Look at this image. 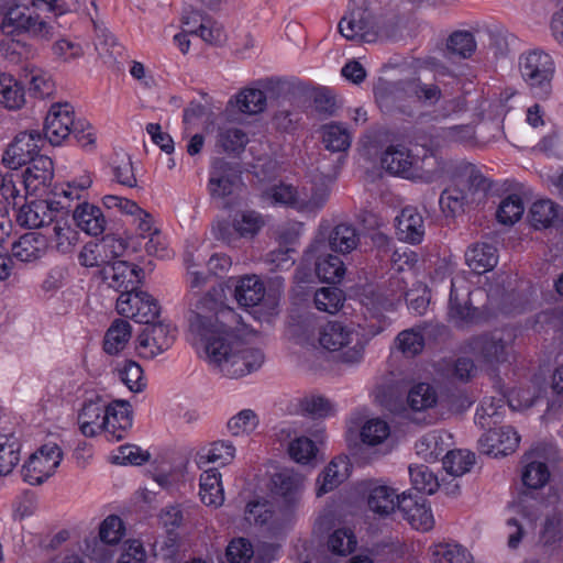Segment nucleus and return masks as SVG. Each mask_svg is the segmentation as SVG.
Wrapping results in <instances>:
<instances>
[{
    "mask_svg": "<svg viewBox=\"0 0 563 563\" xmlns=\"http://www.w3.org/2000/svg\"><path fill=\"white\" fill-rule=\"evenodd\" d=\"M188 322L191 345L213 372L239 378L264 364L262 350L243 340L246 330L241 316L211 295L198 300Z\"/></svg>",
    "mask_w": 563,
    "mask_h": 563,
    "instance_id": "1",
    "label": "nucleus"
},
{
    "mask_svg": "<svg viewBox=\"0 0 563 563\" xmlns=\"http://www.w3.org/2000/svg\"><path fill=\"white\" fill-rule=\"evenodd\" d=\"M470 295L471 291L464 278L452 279L448 316L456 327L463 328L487 321L498 314H510L523 310L517 294L507 290L504 286L496 285L488 288L487 303L483 311L470 306Z\"/></svg>",
    "mask_w": 563,
    "mask_h": 563,
    "instance_id": "2",
    "label": "nucleus"
},
{
    "mask_svg": "<svg viewBox=\"0 0 563 563\" xmlns=\"http://www.w3.org/2000/svg\"><path fill=\"white\" fill-rule=\"evenodd\" d=\"M319 345L329 352H336L341 363L358 364L367 343L364 335L353 325L330 321L319 330Z\"/></svg>",
    "mask_w": 563,
    "mask_h": 563,
    "instance_id": "3",
    "label": "nucleus"
},
{
    "mask_svg": "<svg viewBox=\"0 0 563 563\" xmlns=\"http://www.w3.org/2000/svg\"><path fill=\"white\" fill-rule=\"evenodd\" d=\"M514 342L515 334L511 330L496 329L473 336L466 343L465 349L479 364L496 367L509 361Z\"/></svg>",
    "mask_w": 563,
    "mask_h": 563,
    "instance_id": "4",
    "label": "nucleus"
},
{
    "mask_svg": "<svg viewBox=\"0 0 563 563\" xmlns=\"http://www.w3.org/2000/svg\"><path fill=\"white\" fill-rule=\"evenodd\" d=\"M520 71L523 80L539 98H547L552 90L555 65L550 54L533 49L520 57Z\"/></svg>",
    "mask_w": 563,
    "mask_h": 563,
    "instance_id": "5",
    "label": "nucleus"
},
{
    "mask_svg": "<svg viewBox=\"0 0 563 563\" xmlns=\"http://www.w3.org/2000/svg\"><path fill=\"white\" fill-rule=\"evenodd\" d=\"M313 250H330L340 254L354 251L360 242L356 229L347 223L333 225L329 220L322 219L312 239Z\"/></svg>",
    "mask_w": 563,
    "mask_h": 563,
    "instance_id": "6",
    "label": "nucleus"
},
{
    "mask_svg": "<svg viewBox=\"0 0 563 563\" xmlns=\"http://www.w3.org/2000/svg\"><path fill=\"white\" fill-rule=\"evenodd\" d=\"M62 460L63 452L56 443L43 444L22 466L23 481L30 485H41L56 472Z\"/></svg>",
    "mask_w": 563,
    "mask_h": 563,
    "instance_id": "7",
    "label": "nucleus"
},
{
    "mask_svg": "<svg viewBox=\"0 0 563 563\" xmlns=\"http://www.w3.org/2000/svg\"><path fill=\"white\" fill-rule=\"evenodd\" d=\"M354 490L366 500L369 510L379 516H387L396 507L399 508V501H401L402 497L396 488L388 485L385 481L377 478L357 482Z\"/></svg>",
    "mask_w": 563,
    "mask_h": 563,
    "instance_id": "8",
    "label": "nucleus"
},
{
    "mask_svg": "<svg viewBox=\"0 0 563 563\" xmlns=\"http://www.w3.org/2000/svg\"><path fill=\"white\" fill-rule=\"evenodd\" d=\"M426 159L418 156L405 146H389L384 152L380 163L388 173L411 180L431 181L432 175L422 169Z\"/></svg>",
    "mask_w": 563,
    "mask_h": 563,
    "instance_id": "9",
    "label": "nucleus"
},
{
    "mask_svg": "<svg viewBox=\"0 0 563 563\" xmlns=\"http://www.w3.org/2000/svg\"><path fill=\"white\" fill-rule=\"evenodd\" d=\"M44 139L38 130H29L19 132L13 140L5 146L1 164L12 170H16L38 155L41 144Z\"/></svg>",
    "mask_w": 563,
    "mask_h": 563,
    "instance_id": "10",
    "label": "nucleus"
},
{
    "mask_svg": "<svg viewBox=\"0 0 563 563\" xmlns=\"http://www.w3.org/2000/svg\"><path fill=\"white\" fill-rule=\"evenodd\" d=\"M115 307L120 316L145 324L154 322L161 311L158 301L143 290L122 291Z\"/></svg>",
    "mask_w": 563,
    "mask_h": 563,
    "instance_id": "11",
    "label": "nucleus"
},
{
    "mask_svg": "<svg viewBox=\"0 0 563 563\" xmlns=\"http://www.w3.org/2000/svg\"><path fill=\"white\" fill-rule=\"evenodd\" d=\"M405 96L413 97L427 104L440 99L441 90L435 85H426L418 79L397 82H384L376 87L375 97L378 101L401 100Z\"/></svg>",
    "mask_w": 563,
    "mask_h": 563,
    "instance_id": "12",
    "label": "nucleus"
},
{
    "mask_svg": "<svg viewBox=\"0 0 563 563\" xmlns=\"http://www.w3.org/2000/svg\"><path fill=\"white\" fill-rule=\"evenodd\" d=\"M339 31L346 40L375 42L377 27L372 13L363 5H350L339 23Z\"/></svg>",
    "mask_w": 563,
    "mask_h": 563,
    "instance_id": "13",
    "label": "nucleus"
},
{
    "mask_svg": "<svg viewBox=\"0 0 563 563\" xmlns=\"http://www.w3.org/2000/svg\"><path fill=\"white\" fill-rule=\"evenodd\" d=\"M263 217L253 210L236 213L231 223H219L216 228L217 238L229 245L238 239H253L264 227Z\"/></svg>",
    "mask_w": 563,
    "mask_h": 563,
    "instance_id": "14",
    "label": "nucleus"
},
{
    "mask_svg": "<svg viewBox=\"0 0 563 563\" xmlns=\"http://www.w3.org/2000/svg\"><path fill=\"white\" fill-rule=\"evenodd\" d=\"M285 432L289 438L287 444L289 457L300 465H316L320 452L319 445L322 444L325 439L324 428L318 426L309 431L310 437L306 434H294V437H291L290 430H283V433Z\"/></svg>",
    "mask_w": 563,
    "mask_h": 563,
    "instance_id": "15",
    "label": "nucleus"
},
{
    "mask_svg": "<svg viewBox=\"0 0 563 563\" xmlns=\"http://www.w3.org/2000/svg\"><path fill=\"white\" fill-rule=\"evenodd\" d=\"M75 111L71 104L54 103L44 122V137L54 146L62 145L74 130Z\"/></svg>",
    "mask_w": 563,
    "mask_h": 563,
    "instance_id": "16",
    "label": "nucleus"
},
{
    "mask_svg": "<svg viewBox=\"0 0 563 563\" xmlns=\"http://www.w3.org/2000/svg\"><path fill=\"white\" fill-rule=\"evenodd\" d=\"M175 335L169 325L164 323H150L137 336L136 350L143 357L153 358L168 350Z\"/></svg>",
    "mask_w": 563,
    "mask_h": 563,
    "instance_id": "17",
    "label": "nucleus"
},
{
    "mask_svg": "<svg viewBox=\"0 0 563 563\" xmlns=\"http://www.w3.org/2000/svg\"><path fill=\"white\" fill-rule=\"evenodd\" d=\"M536 518V512L527 505H523L522 501L514 504L508 508L506 529L509 549H517L520 541L534 529Z\"/></svg>",
    "mask_w": 563,
    "mask_h": 563,
    "instance_id": "18",
    "label": "nucleus"
},
{
    "mask_svg": "<svg viewBox=\"0 0 563 563\" xmlns=\"http://www.w3.org/2000/svg\"><path fill=\"white\" fill-rule=\"evenodd\" d=\"M104 434L109 441H121L132 427L131 406L125 400L106 401Z\"/></svg>",
    "mask_w": 563,
    "mask_h": 563,
    "instance_id": "19",
    "label": "nucleus"
},
{
    "mask_svg": "<svg viewBox=\"0 0 563 563\" xmlns=\"http://www.w3.org/2000/svg\"><path fill=\"white\" fill-rule=\"evenodd\" d=\"M520 443V435L510 426L498 429H488L479 439L483 453L494 457L506 456L514 453Z\"/></svg>",
    "mask_w": 563,
    "mask_h": 563,
    "instance_id": "20",
    "label": "nucleus"
},
{
    "mask_svg": "<svg viewBox=\"0 0 563 563\" xmlns=\"http://www.w3.org/2000/svg\"><path fill=\"white\" fill-rule=\"evenodd\" d=\"M305 258L309 263H313L317 276L325 283H340L345 275V266L343 261L330 250L314 251L313 242L310 243L305 252Z\"/></svg>",
    "mask_w": 563,
    "mask_h": 563,
    "instance_id": "21",
    "label": "nucleus"
},
{
    "mask_svg": "<svg viewBox=\"0 0 563 563\" xmlns=\"http://www.w3.org/2000/svg\"><path fill=\"white\" fill-rule=\"evenodd\" d=\"M553 452V448L540 449L533 448L527 454V464L522 470V483L527 488L540 489L550 481V471L547 464L549 455Z\"/></svg>",
    "mask_w": 563,
    "mask_h": 563,
    "instance_id": "22",
    "label": "nucleus"
},
{
    "mask_svg": "<svg viewBox=\"0 0 563 563\" xmlns=\"http://www.w3.org/2000/svg\"><path fill=\"white\" fill-rule=\"evenodd\" d=\"M48 249V240L36 232L24 233L11 244V258L20 263L32 264L40 261Z\"/></svg>",
    "mask_w": 563,
    "mask_h": 563,
    "instance_id": "23",
    "label": "nucleus"
},
{
    "mask_svg": "<svg viewBox=\"0 0 563 563\" xmlns=\"http://www.w3.org/2000/svg\"><path fill=\"white\" fill-rule=\"evenodd\" d=\"M54 175L53 161L45 155L37 156L29 163L23 173V184L26 194L40 195L49 186Z\"/></svg>",
    "mask_w": 563,
    "mask_h": 563,
    "instance_id": "24",
    "label": "nucleus"
},
{
    "mask_svg": "<svg viewBox=\"0 0 563 563\" xmlns=\"http://www.w3.org/2000/svg\"><path fill=\"white\" fill-rule=\"evenodd\" d=\"M56 213L57 210L46 200H33L18 209L15 220L21 227L38 229L49 225Z\"/></svg>",
    "mask_w": 563,
    "mask_h": 563,
    "instance_id": "25",
    "label": "nucleus"
},
{
    "mask_svg": "<svg viewBox=\"0 0 563 563\" xmlns=\"http://www.w3.org/2000/svg\"><path fill=\"white\" fill-rule=\"evenodd\" d=\"M245 520L250 526L268 533H277L285 527V522L276 515L273 506L265 500L249 503Z\"/></svg>",
    "mask_w": 563,
    "mask_h": 563,
    "instance_id": "26",
    "label": "nucleus"
},
{
    "mask_svg": "<svg viewBox=\"0 0 563 563\" xmlns=\"http://www.w3.org/2000/svg\"><path fill=\"white\" fill-rule=\"evenodd\" d=\"M228 286L233 287V296L242 307H254L265 296L264 284L256 275L231 277L228 280Z\"/></svg>",
    "mask_w": 563,
    "mask_h": 563,
    "instance_id": "27",
    "label": "nucleus"
},
{
    "mask_svg": "<svg viewBox=\"0 0 563 563\" xmlns=\"http://www.w3.org/2000/svg\"><path fill=\"white\" fill-rule=\"evenodd\" d=\"M142 271L125 261H117L103 268L104 279L110 287L121 290H136L135 286L141 282Z\"/></svg>",
    "mask_w": 563,
    "mask_h": 563,
    "instance_id": "28",
    "label": "nucleus"
},
{
    "mask_svg": "<svg viewBox=\"0 0 563 563\" xmlns=\"http://www.w3.org/2000/svg\"><path fill=\"white\" fill-rule=\"evenodd\" d=\"M106 400L101 397L88 399L78 413V426L85 437H95L104 432Z\"/></svg>",
    "mask_w": 563,
    "mask_h": 563,
    "instance_id": "29",
    "label": "nucleus"
},
{
    "mask_svg": "<svg viewBox=\"0 0 563 563\" xmlns=\"http://www.w3.org/2000/svg\"><path fill=\"white\" fill-rule=\"evenodd\" d=\"M330 192V186L324 181L298 188L296 210L303 214H317L328 202Z\"/></svg>",
    "mask_w": 563,
    "mask_h": 563,
    "instance_id": "30",
    "label": "nucleus"
},
{
    "mask_svg": "<svg viewBox=\"0 0 563 563\" xmlns=\"http://www.w3.org/2000/svg\"><path fill=\"white\" fill-rule=\"evenodd\" d=\"M452 445V435L443 430H432L416 442L415 449L419 457L426 462H435Z\"/></svg>",
    "mask_w": 563,
    "mask_h": 563,
    "instance_id": "31",
    "label": "nucleus"
},
{
    "mask_svg": "<svg viewBox=\"0 0 563 563\" xmlns=\"http://www.w3.org/2000/svg\"><path fill=\"white\" fill-rule=\"evenodd\" d=\"M269 488L274 496L280 497L285 503L295 504L301 495L303 478L292 471L285 470L272 476Z\"/></svg>",
    "mask_w": 563,
    "mask_h": 563,
    "instance_id": "32",
    "label": "nucleus"
},
{
    "mask_svg": "<svg viewBox=\"0 0 563 563\" xmlns=\"http://www.w3.org/2000/svg\"><path fill=\"white\" fill-rule=\"evenodd\" d=\"M20 76L30 95L35 98L49 97L55 90V84L49 71L34 64L24 65Z\"/></svg>",
    "mask_w": 563,
    "mask_h": 563,
    "instance_id": "33",
    "label": "nucleus"
},
{
    "mask_svg": "<svg viewBox=\"0 0 563 563\" xmlns=\"http://www.w3.org/2000/svg\"><path fill=\"white\" fill-rule=\"evenodd\" d=\"M397 234L400 240L417 244L424 236V222L422 216L413 207H406L396 218Z\"/></svg>",
    "mask_w": 563,
    "mask_h": 563,
    "instance_id": "34",
    "label": "nucleus"
},
{
    "mask_svg": "<svg viewBox=\"0 0 563 563\" xmlns=\"http://www.w3.org/2000/svg\"><path fill=\"white\" fill-rule=\"evenodd\" d=\"M399 509L412 528L421 531H429L433 528V515L424 499L413 500L402 496L401 501H399Z\"/></svg>",
    "mask_w": 563,
    "mask_h": 563,
    "instance_id": "35",
    "label": "nucleus"
},
{
    "mask_svg": "<svg viewBox=\"0 0 563 563\" xmlns=\"http://www.w3.org/2000/svg\"><path fill=\"white\" fill-rule=\"evenodd\" d=\"M235 452V446L230 441H214L197 452L195 462L199 468L208 464L225 466L234 460Z\"/></svg>",
    "mask_w": 563,
    "mask_h": 563,
    "instance_id": "36",
    "label": "nucleus"
},
{
    "mask_svg": "<svg viewBox=\"0 0 563 563\" xmlns=\"http://www.w3.org/2000/svg\"><path fill=\"white\" fill-rule=\"evenodd\" d=\"M350 475V463L347 457L338 456L333 459L323 472L319 475L317 481V495L321 496L333 490Z\"/></svg>",
    "mask_w": 563,
    "mask_h": 563,
    "instance_id": "37",
    "label": "nucleus"
},
{
    "mask_svg": "<svg viewBox=\"0 0 563 563\" xmlns=\"http://www.w3.org/2000/svg\"><path fill=\"white\" fill-rule=\"evenodd\" d=\"M74 220L84 232L95 236L103 233L107 223L101 209L86 201L75 209Z\"/></svg>",
    "mask_w": 563,
    "mask_h": 563,
    "instance_id": "38",
    "label": "nucleus"
},
{
    "mask_svg": "<svg viewBox=\"0 0 563 563\" xmlns=\"http://www.w3.org/2000/svg\"><path fill=\"white\" fill-rule=\"evenodd\" d=\"M199 486V496L206 506L218 508L223 504L224 490L221 474L217 468L205 471L200 475Z\"/></svg>",
    "mask_w": 563,
    "mask_h": 563,
    "instance_id": "39",
    "label": "nucleus"
},
{
    "mask_svg": "<svg viewBox=\"0 0 563 563\" xmlns=\"http://www.w3.org/2000/svg\"><path fill=\"white\" fill-rule=\"evenodd\" d=\"M531 223L537 229L563 223V209L549 199L538 200L530 208Z\"/></svg>",
    "mask_w": 563,
    "mask_h": 563,
    "instance_id": "40",
    "label": "nucleus"
},
{
    "mask_svg": "<svg viewBox=\"0 0 563 563\" xmlns=\"http://www.w3.org/2000/svg\"><path fill=\"white\" fill-rule=\"evenodd\" d=\"M235 173L224 161H217L211 167L209 190L212 196L225 197L233 191Z\"/></svg>",
    "mask_w": 563,
    "mask_h": 563,
    "instance_id": "41",
    "label": "nucleus"
},
{
    "mask_svg": "<svg viewBox=\"0 0 563 563\" xmlns=\"http://www.w3.org/2000/svg\"><path fill=\"white\" fill-rule=\"evenodd\" d=\"M391 431L388 422L380 418L366 420L360 429V439L367 448H383L389 441Z\"/></svg>",
    "mask_w": 563,
    "mask_h": 563,
    "instance_id": "42",
    "label": "nucleus"
},
{
    "mask_svg": "<svg viewBox=\"0 0 563 563\" xmlns=\"http://www.w3.org/2000/svg\"><path fill=\"white\" fill-rule=\"evenodd\" d=\"M465 261L473 272L483 274L496 266L498 262L497 251L489 244H475L467 249Z\"/></svg>",
    "mask_w": 563,
    "mask_h": 563,
    "instance_id": "43",
    "label": "nucleus"
},
{
    "mask_svg": "<svg viewBox=\"0 0 563 563\" xmlns=\"http://www.w3.org/2000/svg\"><path fill=\"white\" fill-rule=\"evenodd\" d=\"M25 102L20 81L9 73H0V103L7 109L16 110Z\"/></svg>",
    "mask_w": 563,
    "mask_h": 563,
    "instance_id": "44",
    "label": "nucleus"
},
{
    "mask_svg": "<svg viewBox=\"0 0 563 563\" xmlns=\"http://www.w3.org/2000/svg\"><path fill=\"white\" fill-rule=\"evenodd\" d=\"M132 327L126 320L115 319L104 335L103 349L108 354H118L130 341Z\"/></svg>",
    "mask_w": 563,
    "mask_h": 563,
    "instance_id": "45",
    "label": "nucleus"
},
{
    "mask_svg": "<svg viewBox=\"0 0 563 563\" xmlns=\"http://www.w3.org/2000/svg\"><path fill=\"white\" fill-rule=\"evenodd\" d=\"M21 444L12 434H0V478L10 475L20 463Z\"/></svg>",
    "mask_w": 563,
    "mask_h": 563,
    "instance_id": "46",
    "label": "nucleus"
},
{
    "mask_svg": "<svg viewBox=\"0 0 563 563\" xmlns=\"http://www.w3.org/2000/svg\"><path fill=\"white\" fill-rule=\"evenodd\" d=\"M322 141L332 152H345L352 142L351 132L341 123H329L322 128Z\"/></svg>",
    "mask_w": 563,
    "mask_h": 563,
    "instance_id": "47",
    "label": "nucleus"
},
{
    "mask_svg": "<svg viewBox=\"0 0 563 563\" xmlns=\"http://www.w3.org/2000/svg\"><path fill=\"white\" fill-rule=\"evenodd\" d=\"M504 398L486 397L482 400L475 413V423L483 429H490L501 419Z\"/></svg>",
    "mask_w": 563,
    "mask_h": 563,
    "instance_id": "48",
    "label": "nucleus"
},
{
    "mask_svg": "<svg viewBox=\"0 0 563 563\" xmlns=\"http://www.w3.org/2000/svg\"><path fill=\"white\" fill-rule=\"evenodd\" d=\"M431 556L435 563L472 562V556L464 547L451 542L438 543L431 547Z\"/></svg>",
    "mask_w": 563,
    "mask_h": 563,
    "instance_id": "49",
    "label": "nucleus"
},
{
    "mask_svg": "<svg viewBox=\"0 0 563 563\" xmlns=\"http://www.w3.org/2000/svg\"><path fill=\"white\" fill-rule=\"evenodd\" d=\"M247 142V134L242 129L232 124H225L219 128L217 145L224 152L238 153L245 147Z\"/></svg>",
    "mask_w": 563,
    "mask_h": 563,
    "instance_id": "50",
    "label": "nucleus"
},
{
    "mask_svg": "<svg viewBox=\"0 0 563 563\" xmlns=\"http://www.w3.org/2000/svg\"><path fill=\"white\" fill-rule=\"evenodd\" d=\"M117 374L119 379L132 393H141L146 387L144 373L140 364L134 361L125 360L118 364Z\"/></svg>",
    "mask_w": 563,
    "mask_h": 563,
    "instance_id": "51",
    "label": "nucleus"
},
{
    "mask_svg": "<svg viewBox=\"0 0 563 563\" xmlns=\"http://www.w3.org/2000/svg\"><path fill=\"white\" fill-rule=\"evenodd\" d=\"M51 224L53 225L51 241L55 247L62 253L69 252L78 241L77 231L66 219H56L55 217Z\"/></svg>",
    "mask_w": 563,
    "mask_h": 563,
    "instance_id": "52",
    "label": "nucleus"
},
{
    "mask_svg": "<svg viewBox=\"0 0 563 563\" xmlns=\"http://www.w3.org/2000/svg\"><path fill=\"white\" fill-rule=\"evenodd\" d=\"M540 542L543 547L555 549L563 543V515L553 512L545 517L540 532Z\"/></svg>",
    "mask_w": 563,
    "mask_h": 563,
    "instance_id": "53",
    "label": "nucleus"
},
{
    "mask_svg": "<svg viewBox=\"0 0 563 563\" xmlns=\"http://www.w3.org/2000/svg\"><path fill=\"white\" fill-rule=\"evenodd\" d=\"M258 424L260 419L254 410L242 409L228 420L227 428L231 435L243 437L252 434Z\"/></svg>",
    "mask_w": 563,
    "mask_h": 563,
    "instance_id": "54",
    "label": "nucleus"
},
{
    "mask_svg": "<svg viewBox=\"0 0 563 563\" xmlns=\"http://www.w3.org/2000/svg\"><path fill=\"white\" fill-rule=\"evenodd\" d=\"M474 463V453L466 450H451L443 459L444 470L454 477H460L470 472Z\"/></svg>",
    "mask_w": 563,
    "mask_h": 563,
    "instance_id": "55",
    "label": "nucleus"
},
{
    "mask_svg": "<svg viewBox=\"0 0 563 563\" xmlns=\"http://www.w3.org/2000/svg\"><path fill=\"white\" fill-rule=\"evenodd\" d=\"M540 380L532 383V386L512 388L507 395V402L512 410L530 408L542 391Z\"/></svg>",
    "mask_w": 563,
    "mask_h": 563,
    "instance_id": "56",
    "label": "nucleus"
},
{
    "mask_svg": "<svg viewBox=\"0 0 563 563\" xmlns=\"http://www.w3.org/2000/svg\"><path fill=\"white\" fill-rule=\"evenodd\" d=\"M438 402V394L433 386L420 383L415 385L408 394L409 407L415 411H424L433 408Z\"/></svg>",
    "mask_w": 563,
    "mask_h": 563,
    "instance_id": "57",
    "label": "nucleus"
},
{
    "mask_svg": "<svg viewBox=\"0 0 563 563\" xmlns=\"http://www.w3.org/2000/svg\"><path fill=\"white\" fill-rule=\"evenodd\" d=\"M344 292L336 287H322L313 297L314 307L322 312L336 313L343 306Z\"/></svg>",
    "mask_w": 563,
    "mask_h": 563,
    "instance_id": "58",
    "label": "nucleus"
},
{
    "mask_svg": "<svg viewBox=\"0 0 563 563\" xmlns=\"http://www.w3.org/2000/svg\"><path fill=\"white\" fill-rule=\"evenodd\" d=\"M30 14L24 8L18 5L8 9L0 22L1 32L4 35L26 33Z\"/></svg>",
    "mask_w": 563,
    "mask_h": 563,
    "instance_id": "59",
    "label": "nucleus"
},
{
    "mask_svg": "<svg viewBox=\"0 0 563 563\" xmlns=\"http://www.w3.org/2000/svg\"><path fill=\"white\" fill-rule=\"evenodd\" d=\"M525 212L522 198L512 194L504 198L497 209L496 217L499 223L512 225L519 221Z\"/></svg>",
    "mask_w": 563,
    "mask_h": 563,
    "instance_id": "60",
    "label": "nucleus"
},
{
    "mask_svg": "<svg viewBox=\"0 0 563 563\" xmlns=\"http://www.w3.org/2000/svg\"><path fill=\"white\" fill-rule=\"evenodd\" d=\"M235 102L242 113L256 114L265 110L266 96L260 89L246 88L235 96Z\"/></svg>",
    "mask_w": 563,
    "mask_h": 563,
    "instance_id": "61",
    "label": "nucleus"
},
{
    "mask_svg": "<svg viewBox=\"0 0 563 563\" xmlns=\"http://www.w3.org/2000/svg\"><path fill=\"white\" fill-rule=\"evenodd\" d=\"M409 476L413 488L420 493L431 495L440 487L438 477L427 465L410 466Z\"/></svg>",
    "mask_w": 563,
    "mask_h": 563,
    "instance_id": "62",
    "label": "nucleus"
},
{
    "mask_svg": "<svg viewBox=\"0 0 563 563\" xmlns=\"http://www.w3.org/2000/svg\"><path fill=\"white\" fill-rule=\"evenodd\" d=\"M93 175L89 170H82L78 176L68 180L62 187L59 196L69 201L85 199L88 189L92 186Z\"/></svg>",
    "mask_w": 563,
    "mask_h": 563,
    "instance_id": "63",
    "label": "nucleus"
},
{
    "mask_svg": "<svg viewBox=\"0 0 563 563\" xmlns=\"http://www.w3.org/2000/svg\"><path fill=\"white\" fill-rule=\"evenodd\" d=\"M446 48L452 55L468 58L476 49V41L471 32L456 31L449 36Z\"/></svg>",
    "mask_w": 563,
    "mask_h": 563,
    "instance_id": "64",
    "label": "nucleus"
}]
</instances>
